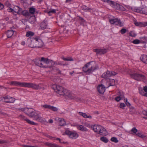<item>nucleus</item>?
Instances as JSON below:
<instances>
[{
    "instance_id": "1",
    "label": "nucleus",
    "mask_w": 147,
    "mask_h": 147,
    "mask_svg": "<svg viewBox=\"0 0 147 147\" xmlns=\"http://www.w3.org/2000/svg\"><path fill=\"white\" fill-rule=\"evenodd\" d=\"M52 88L57 94L60 95L65 96L71 99H74L76 98L75 96L72 94L70 91L64 89L60 86L54 84L52 86Z\"/></svg>"
},
{
    "instance_id": "2",
    "label": "nucleus",
    "mask_w": 147,
    "mask_h": 147,
    "mask_svg": "<svg viewBox=\"0 0 147 147\" xmlns=\"http://www.w3.org/2000/svg\"><path fill=\"white\" fill-rule=\"evenodd\" d=\"M27 44L30 47H42L44 45V43L40 37L36 36L32 38H28L26 42Z\"/></svg>"
},
{
    "instance_id": "3",
    "label": "nucleus",
    "mask_w": 147,
    "mask_h": 147,
    "mask_svg": "<svg viewBox=\"0 0 147 147\" xmlns=\"http://www.w3.org/2000/svg\"><path fill=\"white\" fill-rule=\"evenodd\" d=\"M98 68L94 61H91L85 64L82 67V71L86 74L90 75Z\"/></svg>"
},
{
    "instance_id": "4",
    "label": "nucleus",
    "mask_w": 147,
    "mask_h": 147,
    "mask_svg": "<svg viewBox=\"0 0 147 147\" xmlns=\"http://www.w3.org/2000/svg\"><path fill=\"white\" fill-rule=\"evenodd\" d=\"M18 110L23 111L26 115L32 117H33L36 112L33 109L27 108L19 109Z\"/></svg>"
},
{
    "instance_id": "5",
    "label": "nucleus",
    "mask_w": 147,
    "mask_h": 147,
    "mask_svg": "<svg viewBox=\"0 0 147 147\" xmlns=\"http://www.w3.org/2000/svg\"><path fill=\"white\" fill-rule=\"evenodd\" d=\"M40 86V84H36L34 83L24 82V87L31 88L35 90H38L42 88Z\"/></svg>"
},
{
    "instance_id": "6",
    "label": "nucleus",
    "mask_w": 147,
    "mask_h": 147,
    "mask_svg": "<svg viewBox=\"0 0 147 147\" xmlns=\"http://www.w3.org/2000/svg\"><path fill=\"white\" fill-rule=\"evenodd\" d=\"M131 77L138 81H140L145 79V76L142 74L135 73L129 74Z\"/></svg>"
},
{
    "instance_id": "7",
    "label": "nucleus",
    "mask_w": 147,
    "mask_h": 147,
    "mask_svg": "<svg viewBox=\"0 0 147 147\" xmlns=\"http://www.w3.org/2000/svg\"><path fill=\"white\" fill-rule=\"evenodd\" d=\"M102 81L106 82L105 84V86L106 88H108L110 86H114L115 84V81L113 79L107 78L103 80Z\"/></svg>"
},
{
    "instance_id": "8",
    "label": "nucleus",
    "mask_w": 147,
    "mask_h": 147,
    "mask_svg": "<svg viewBox=\"0 0 147 147\" xmlns=\"http://www.w3.org/2000/svg\"><path fill=\"white\" fill-rule=\"evenodd\" d=\"M67 22L65 16L62 15L60 16L58 18L57 23L58 25L61 26H64Z\"/></svg>"
},
{
    "instance_id": "9",
    "label": "nucleus",
    "mask_w": 147,
    "mask_h": 147,
    "mask_svg": "<svg viewBox=\"0 0 147 147\" xmlns=\"http://www.w3.org/2000/svg\"><path fill=\"white\" fill-rule=\"evenodd\" d=\"M2 99H3L4 102L6 103H13L15 102L16 99L13 97H10L8 95H7L4 97H1Z\"/></svg>"
},
{
    "instance_id": "10",
    "label": "nucleus",
    "mask_w": 147,
    "mask_h": 147,
    "mask_svg": "<svg viewBox=\"0 0 147 147\" xmlns=\"http://www.w3.org/2000/svg\"><path fill=\"white\" fill-rule=\"evenodd\" d=\"M34 119L40 122H44L45 121V119L41 117L40 113L36 112L33 117Z\"/></svg>"
},
{
    "instance_id": "11",
    "label": "nucleus",
    "mask_w": 147,
    "mask_h": 147,
    "mask_svg": "<svg viewBox=\"0 0 147 147\" xmlns=\"http://www.w3.org/2000/svg\"><path fill=\"white\" fill-rule=\"evenodd\" d=\"M65 133L66 134L68 135L69 137L71 138L76 139L78 136V134L76 133L71 132L68 130L66 131Z\"/></svg>"
},
{
    "instance_id": "12",
    "label": "nucleus",
    "mask_w": 147,
    "mask_h": 147,
    "mask_svg": "<svg viewBox=\"0 0 147 147\" xmlns=\"http://www.w3.org/2000/svg\"><path fill=\"white\" fill-rule=\"evenodd\" d=\"M109 22L112 24H115V25L119 24L120 26H122L123 25V24L117 18H114L110 19L109 20Z\"/></svg>"
},
{
    "instance_id": "13",
    "label": "nucleus",
    "mask_w": 147,
    "mask_h": 147,
    "mask_svg": "<svg viewBox=\"0 0 147 147\" xmlns=\"http://www.w3.org/2000/svg\"><path fill=\"white\" fill-rule=\"evenodd\" d=\"M97 134L100 135L105 136L108 134V132L105 128L100 126Z\"/></svg>"
},
{
    "instance_id": "14",
    "label": "nucleus",
    "mask_w": 147,
    "mask_h": 147,
    "mask_svg": "<svg viewBox=\"0 0 147 147\" xmlns=\"http://www.w3.org/2000/svg\"><path fill=\"white\" fill-rule=\"evenodd\" d=\"M19 117L20 119L26 121L27 123L31 125H37V123H35L33 121H31L27 118H26V117L24 115H19Z\"/></svg>"
},
{
    "instance_id": "15",
    "label": "nucleus",
    "mask_w": 147,
    "mask_h": 147,
    "mask_svg": "<svg viewBox=\"0 0 147 147\" xmlns=\"http://www.w3.org/2000/svg\"><path fill=\"white\" fill-rule=\"evenodd\" d=\"M24 82H20L15 81H12L10 82L11 85L17 86L24 87Z\"/></svg>"
},
{
    "instance_id": "16",
    "label": "nucleus",
    "mask_w": 147,
    "mask_h": 147,
    "mask_svg": "<svg viewBox=\"0 0 147 147\" xmlns=\"http://www.w3.org/2000/svg\"><path fill=\"white\" fill-rule=\"evenodd\" d=\"M139 90L140 93L142 96H146L147 93V86L144 87L143 88H139Z\"/></svg>"
},
{
    "instance_id": "17",
    "label": "nucleus",
    "mask_w": 147,
    "mask_h": 147,
    "mask_svg": "<svg viewBox=\"0 0 147 147\" xmlns=\"http://www.w3.org/2000/svg\"><path fill=\"white\" fill-rule=\"evenodd\" d=\"M94 52H96L97 54L101 55L106 53L107 50L106 49H95L94 50Z\"/></svg>"
},
{
    "instance_id": "18",
    "label": "nucleus",
    "mask_w": 147,
    "mask_h": 147,
    "mask_svg": "<svg viewBox=\"0 0 147 147\" xmlns=\"http://www.w3.org/2000/svg\"><path fill=\"white\" fill-rule=\"evenodd\" d=\"M106 88L105 86V87L102 84L100 85L97 87L98 91L100 93L102 94L105 92Z\"/></svg>"
},
{
    "instance_id": "19",
    "label": "nucleus",
    "mask_w": 147,
    "mask_h": 147,
    "mask_svg": "<svg viewBox=\"0 0 147 147\" xmlns=\"http://www.w3.org/2000/svg\"><path fill=\"white\" fill-rule=\"evenodd\" d=\"M118 96L115 97V100L117 101H119L123 99L124 98V94L123 93L119 92L117 94Z\"/></svg>"
},
{
    "instance_id": "20",
    "label": "nucleus",
    "mask_w": 147,
    "mask_h": 147,
    "mask_svg": "<svg viewBox=\"0 0 147 147\" xmlns=\"http://www.w3.org/2000/svg\"><path fill=\"white\" fill-rule=\"evenodd\" d=\"M11 30H8L6 32V34L8 38L11 37L13 34L14 32L15 33L16 31L14 30V28L13 27L11 28Z\"/></svg>"
},
{
    "instance_id": "21",
    "label": "nucleus",
    "mask_w": 147,
    "mask_h": 147,
    "mask_svg": "<svg viewBox=\"0 0 147 147\" xmlns=\"http://www.w3.org/2000/svg\"><path fill=\"white\" fill-rule=\"evenodd\" d=\"M135 11L138 13L147 15V8L146 7H143L141 9H137Z\"/></svg>"
},
{
    "instance_id": "22",
    "label": "nucleus",
    "mask_w": 147,
    "mask_h": 147,
    "mask_svg": "<svg viewBox=\"0 0 147 147\" xmlns=\"http://www.w3.org/2000/svg\"><path fill=\"white\" fill-rule=\"evenodd\" d=\"M79 115L82 116L85 119H91L92 117L90 115H88L86 113L82 112H78Z\"/></svg>"
},
{
    "instance_id": "23",
    "label": "nucleus",
    "mask_w": 147,
    "mask_h": 147,
    "mask_svg": "<svg viewBox=\"0 0 147 147\" xmlns=\"http://www.w3.org/2000/svg\"><path fill=\"white\" fill-rule=\"evenodd\" d=\"M13 11L16 13L20 14L21 13L22 11V10L21 8H20L18 6H15L13 8Z\"/></svg>"
},
{
    "instance_id": "24",
    "label": "nucleus",
    "mask_w": 147,
    "mask_h": 147,
    "mask_svg": "<svg viewBox=\"0 0 147 147\" xmlns=\"http://www.w3.org/2000/svg\"><path fill=\"white\" fill-rule=\"evenodd\" d=\"M140 59L142 62L147 64V55H142L140 57Z\"/></svg>"
},
{
    "instance_id": "25",
    "label": "nucleus",
    "mask_w": 147,
    "mask_h": 147,
    "mask_svg": "<svg viewBox=\"0 0 147 147\" xmlns=\"http://www.w3.org/2000/svg\"><path fill=\"white\" fill-rule=\"evenodd\" d=\"M111 76V75L110 74V71H107V72L104 73L102 75V78H105V79L106 78L109 77Z\"/></svg>"
},
{
    "instance_id": "26",
    "label": "nucleus",
    "mask_w": 147,
    "mask_h": 147,
    "mask_svg": "<svg viewBox=\"0 0 147 147\" xmlns=\"http://www.w3.org/2000/svg\"><path fill=\"white\" fill-rule=\"evenodd\" d=\"M45 145L49 147H61L59 145L55 144L46 142L45 144Z\"/></svg>"
},
{
    "instance_id": "27",
    "label": "nucleus",
    "mask_w": 147,
    "mask_h": 147,
    "mask_svg": "<svg viewBox=\"0 0 147 147\" xmlns=\"http://www.w3.org/2000/svg\"><path fill=\"white\" fill-rule=\"evenodd\" d=\"M58 120L59 124L60 126H63L66 125L65 121L64 119L59 118L58 119Z\"/></svg>"
},
{
    "instance_id": "28",
    "label": "nucleus",
    "mask_w": 147,
    "mask_h": 147,
    "mask_svg": "<svg viewBox=\"0 0 147 147\" xmlns=\"http://www.w3.org/2000/svg\"><path fill=\"white\" fill-rule=\"evenodd\" d=\"M77 128L79 130L83 131H88L87 129L82 125H78Z\"/></svg>"
},
{
    "instance_id": "29",
    "label": "nucleus",
    "mask_w": 147,
    "mask_h": 147,
    "mask_svg": "<svg viewBox=\"0 0 147 147\" xmlns=\"http://www.w3.org/2000/svg\"><path fill=\"white\" fill-rule=\"evenodd\" d=\"M42 60L44 61L45 65H47L50 63H51V60L49 59L48 58H45L44 57L42 58Z\"/></svg>"
},
{
    "instance_id": "30",
    "label": "nucleus",
    "mask_w": 147,
    "mask_h": 147,
    "mask_svg": "<svg viewBox=\"0 0 147 147\" xmlns=\"http://www.w3.org/2000/svg\"><path fill=\"white\" fill-rule=\"evenodd\" d=\"M100 126L99 125H94L92 128L94 131L97 134Z\"/></svg>"
},
{
    "instance_id": "31",
    "label": "nucleus",
    "mask_w": 147,
    "mask_h": 147,
    "mask_svg": "<svg viewBox=\"0 0 147 147\" xmlns=\"http://www.w3.org/2000/svg\"><path fill=\"white\" fill-rule=\"evenodd\" d=\"M103 1L109 4L111 7H114L115 3L114 2L108 0H103Z\"/></svg>"
},
{
    "instance_id": "32",
    "label": "nucleus",
    "mask_w": 147,
    "mask_h": 147,
    "mask_svg": "<svg viewBox=\"0 0 147 147\" xmlns=\"http://www.w3.org/2000/svg\"><path fill=\"white\" fill-rule=\"evenodd\" d=\"M29 21L30 23H33L36 21V18L34 16H31L29 19Z\"/></svg>"
},
{
    "instance_id": "33",
    "label": "nucleus",
    "mask_w": 147,
    "mask_h": 147,
    "mask_svg": "<svg viewBox=\"0 0 147 147\" xmlns=\"http://www.w3.org/2000/svg\"><path fill=\"white\" fill-rule=\"evenodd\" d=\"M47 26V24L45 22H43L41 23L40 25V27L42 29H44L46 28Z\"/></svg>"
},
{
    "instance_id": "34",
    "label": "nucleus",
    "mask_w": 147,
    "mask_h": 147,
    "mask_svg": "<svg viewBox=\"0 0 147 147\" xmlns=\"http://www.w3.org/2000/svg\"><path fill=\"white\" fill-rule=\"evenodd\" d=\"M41 62V59H40L39 58H37L34 61V63L37 66H38L40 67V65Z\"/></svg>"
},
{
    "instance_id": "35",
    "label": "nucleus",
    "mask_w": 147,
    "mask_h": 147,
    "mask_svg": "<svg viewBox=\"0 0 147 147\" xmlns=\"http://www.w3.org/2000/svg\"><path fill=\"white\" fill-rule=\"evenodd\" d=\"M34 33L31 31H28L26 32V36L27 37H30L34 36Z\"/></svg>"
},
{
    "instance_id": "36",
    "label": "nucleus",
    "mask_w": 147,
    "mask_h": 147,
    "mask_svg": "<svg viewBox=\"0 0 147 147\" xmlns=\"http://www.w3.org/2000/svg\"><path fill=\"white\" fill-rule=\"evenodd\" d=\"M40 67H47V65H45L44 62L43 61H42V58L41 59V62L40 65Z\"/></svg>"
},
{
    "instance_id": "37",
    "label": "nucleus",
    "mask_w": 147,
    "mask_h": 147,
    "mask_svg": "<svg viewBox=\"0 0 147 147\" xmlns=\"http://www.w3.org/2000/svg\"><path fill=\"white\" fill-rule=\"evenodd\" d=\"M62 59L64 60L68 61H73V59L71 57H69L67 58H65L64 57H62Z\"/></svg>"
},
{
    "instance_id": "38",
    "label": "nucleus",
    "mask_w": 147,
    "mask_h": 147,
    "mask_svg": "<svg viewBox=\"0 0 147 147\" xmlns=\"http://www.w3.org/2000/svg\"><path fill=\"white\" fill-rule=\"evenodd\" d=\"M129 111L131 114L135 113L136 112V110L133 107H130Z\"/></svg>"
},
{
    "instance_id": "39",
    "label": "nucleus",
    "mask_w": 147,
    "mask_h": 147,
    "mask_svg": "<svg viewBox=\"0 0 147 147\" xmlns=\"http://www.w3.org/2000/svg\"><path fill=\"white\" fill-rule=\"evenodd\" d=\"M100 140L101 141L105 143L107 142L108 141V139L104 137H101Z\"/></svg>"
},
{
    "instance_id": "40",
    "label": "nucleus",
    "mask_w": 147,
    "mask_h": 147,
    "mask_svg": "<svg viewBox=\"0 0 147 147\" xmlns=\"http://www.w3.org/2000/svg\"><path fill=\"white\" fill-rule=\"evenodd\" d=\"M136 135L138 136L139 137L143 138H144L146 137V136H145L144 135L142 134L141 133L138 132L136 134Z\"/></svg>"
},
{
    "instance_id": "41",
    "label": "nucleus",
    "mask_w": 147,
    "mask_h": 147,
    "mask_svg": "<svg viewBox=\"0 0 147 147\" xmlns=\"http://www.w3.org/2000/svg\"><path fill=\"white\" fill-rule=\"evenodd\" d=\"M111 140L113 142L117 143L119 141L116 137H113L111 138Z\"/></svg>"
},
{
    "instance_id": "42",
    "label": "nucleus",
    "mask_w": 147,
    "mask_h": 147,
    "mask_svg": "<svg viewBox=\"0 0 147 147\" xmlns=\"http://www.w3.org/2000/svg\"><path fill=\"white\" fill-rule=\"evenodd\" d=\"M82 8L84 11H89L91 9L90 8H88L85 5L83 6L82 7Z\"/></svg>"
},
{
    "instance_id": "43",
    "label": "nucleus",
    "mask_w": 147,
    "mask_h": 147,
    "mask_svg": "<svg viewBox=\"0 0 147 147\" xmlns=\"http://www.w3.org/2000/svg\"><path fill=\"white\" fill-rule=\"evenodd\" d=\"M35 9L33 7H31L30 8L29 11L30 13L32 14H34L35 12Z\"/></svg>"
},
{
    "instance_id": "44",
    "label": "nucleus",
    "mask_w": 147,
    "mask_h": 147,
    "mask_svg": "<svg viewBox=\"0 0 147 147\" xmlns=\"http://www.w3.org/2000/svg\"><path fill=\"white\" fill-rule=\"evenodd\" d=\"M50 109L54 111H57L58 110L57 108L51 106Z\"/></svg>"
},
{
    "instance_id": "45",
    "label": "nucleus",
    "mask_w": 147,
    "mask_h": 147,
    "mask_svg": "<svg viewBox=\"0 0 147 147\" xmlns=\"http://www.w3.org/2000/svg\"><path fill=\"white\" fill-rule=\"evenodd\" d=\"M129 35L134 37L136 36V34L134 32L132 31L129 33Z\"/></svg>"
},
{
    "instance_id": "46",
    "label": "nucleus",
    "mask_w": 147,
    "mask_h": 147,
    "mask_svg": "<svg viewBox=\"0 0 147 147\" xmlns=\"http://www.w3.org/2000/svg\"><path fill=\"white\" fill-rule=\"evenodd\" d=\"M47 13L50 15V13H56V10L55 9H51L49 11L47 12Z\"/></svg>"
},
{
    "instance_id": "47",
    "label": "nucleus",
    "mask_w": 147,
    "mask_h": 147,
    "mask_svg": "<svg viewBox=\"0 0 147 147\" xmlns=\"http://www.w3.org/2000/svg\"><path fill=\"white\" fill-rule=\"evenodd\" d=\"M140 41L139 40H138V39L134 40L132 42L134 44H139L140 43Z\"/></svg>"
},
{
    "instance_id": "48",
    "label": "nucleus",
    "mask_w": 147,
    "mask_h": 147,
    "mask_svg": "<svg viewBox=\"0 0 147 147\" xmlns=\"http://www.w3.org/2000/svg\"><path fill=\"white\" fill-rule=\"evenodd\" d=\"M79 18L80 20V23L81 24H84V22H85V20H84L82 18H81L80 17H79Z\"/></svg>"
},
{
    "instance_id": "49",
    "label": "nucleus",
    "mask_w": 147,
    "mask_h": 147,
    "mask_svg": "<svg viewBox=\"0 0 147 147\" xmlns=\"http://www.w3.org/2000/svg\"><path fill=\"white\" fill-rule=\"evenodd\" d=\"M43 135H44L47 136L48 138H49L51 139H52L53 138V137H52L51 136H50L48 134H47L46 133H43Z\"/></svg>"
},
{
    "instance_id": "50",
    "label": "nucleus",
    "mask_w": 147,
    "mask_h": 147,
    "mask_svg": "<svg viewBox=\"0 0 147 147\" xmlns=\"http://www.w3.org/2000/svg\"><path fill=\"white\" fill-rule=\"evenodd\" d=\"M5 5L7 7H9L10 6L11 4L8 1H6L5 3Z\"/></svg>"
},
{
    "instance_id": "51",
    "label": "nucleus",
    "mask_w": 147,
    "mask_h": 147,
    "mask_svg": "<svg viewBox=\"0 0 147 147\" xmlns=\"http://www.w3.org/2000/svg\"><path fill=\"white\" fill-rule=\"evenodd\" d=\"M51 107V105H45L43 106V107L49 109H50Z\"/></svg>"
},
{
    "instance_id": "52",
    "label": "nucleus",
    "mask_w": 147,
    "mask_h": 147,
    "mask_svg": "<svg viewBox=\"0 0 147 147\" xmlns=\"http://www.w3.org/2000/svg\"><path fill=\"white\" fill-rule=\"evenodd\" d=\"M8 142L7 141L4 140H0V144H3L5 143H7Z\"/></svg>"
},
{
    "instance_id": "53",
    "label": "nucleus",
    "mask_w": 147,
    "mask_h": 147,
    "mask_svg": "<svg viewBox=\"0 0 147 147\" xmlns=\"http://www.w3.org/2000/svg\"><path fill=\"white\" fill-rule=\"evenodd\" d=\"M126 32V30L125 29H122L120 30V32L122 34H124Z\"/></svg>"
},
{
    "instance_id": "54",
    "label": "nucleus",
    "mask_w": 147,
    "mask_h": 147,
    "mask_svg": "<svg viewBox=\"0 0 147 147\" xmlns=\"http://www.w3.org/2000/svg\"><path fill=\"white\" fill-rule=\"evenodd\" d=\"M57 64H58V65H62V66H65V65H67V64H63V63L62 62H61V61H59V62H58V63H57Z\"/></svg>"
},
{
    "instance_id": "55",
    "label": "nucleus",
    "mask_w": 147,
    "mask_h": 147,
    "mask_svg": "<svg viewBox=\"0 0 147 147\" xmlns=\"http://www.w3.org/2000/svg\"><path fill=\"white\" fill-rule=\"evenodd\" d=\"M131 131L134 133H136L137 131V130L135 127H133L131 130Z\"/></svg>"
},
{
    "instance_id": "56",
    "label": "nucleus",
    "mask_w": 147,
    "mask_h": 147,
    "mask_svg": "<svg viewBox=\"0 0 147 147\" xmlns=\"http://www.w3.org/2000/svg\"><path fill=\"white\" fill-rule=\"evenodd\" d=\"M142 23L140 22H135V25L136 26H142Z\"/></svg>"
},
{
    "instance_id": "57",
    "label": "nucleus",
    "mask_w": 147,
    "mask_h": 147,
    "mask_svg": "<svg viewBox=\"0 0 147 147\" xmlns=\"http://www.w3.org/2000/svg\"><path fill=\"white\" fill-rule=\"evenodd\" d=\"M125 104L123 103H121L120 105V107L121 108L123 109L125 107Z\"/></svg>"
},
{
    "instance_id": "58",
    "label": "nucleus",
    "mask_w": 147,
    "mask_h": 147,
    "mask_svg": "<svg viewBox=\"0 0 147 147\" xmlns=\"http://www.w3.org/2000/svg\"><path fill=\"white\" fill-rule=\"evenodd\" d=\"M0 114L4 116L7 115V114L6 113L2 112L0 110Z\"/></svg>"
},
{
    "instance_id": "59",
    "label": "nucleus",
    "mask_w": 147,
    "mask_h": 147,
    "mask_svg": "<svg viewBox=\"0 0 147 147\" xmlns=\"http://www.w3.org/2000/svg\"><path fill=\"white\" fill-rule=\"evenodd\" d=\"M57 63H58L57 62H54L51 60V65H58V64H57Z\"/></svg>"
},
{
    "instance_id": "60",
    "label": "nucleus",
    "mask_w": 147,
    "mask_h": 147,
    "mask_svg": "<svg viewBox=\"0 0 147 147\" xmlns=\"http://www.w3.org/2000/svg\"><path fill=\"white\" fill-rule=\"evenodd\" d=\"M110 74L111 76H114L117 74V73L114 71H110Z\"/></svg>"
},
{
    "instance_id": "61",
    "label": "nucleus",
    "mask_w": 147,
    "mask_h": 147,
    "mask_svg": "<svg viewBox=\"0 0 147 147\" xmlns=\"http://www.w3.org/2000/svg\"><path fill=\"white\" fill-rule=\"evenodd\" d=\"M125 100V102L126 103V104L127 105V106H130V103L128 102H127V100H125V99H124Z\"/></svg>"
},
{
    "instance_id": "62",
    "label": "nucleus",
    "mask_w": 147,
    "mask_h": 147,
    "mask_svg": "<svg viewBox=\"0 0 147 147\" xmlns=\"http://www.w3.org/2000/svg\"><path fill=\"white\" fill-rule=\"evenodd\" d=\"M23 146L24 147H38V146H30V145H24Z\"/></svg>"
},
{
    "instance_id": "63",
    "label": "nucleus",
    "mask_w": 147,
    "mask_h": 147,
    "mask_svg": "<svg viewBox=\"0 0 147 147\" xmlns=\"http://www.w3.org/2000/svg\"><path fill=\"white\" fill-rule=\"evenodd\" d=\"M4 6L3 4L0 3V10L3 9L4 8Z\"/></svg>"
},
{
    "instance_id": "64",
    "label": "nucleus",
    "mask_w": 147,
    "mask_h": 147,
    "mask_svg": "<svg viewBox=\"0 0 147 147\" xmlns=\"http://www.w3.org/2000/svg\"><path fill=\"white\" fill-rule=\"evenodd\" d=\"M8 10H9V12H12L13 11V9H12L9 7L8 9Z\"/></svg>"
}]
</instances>
